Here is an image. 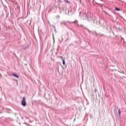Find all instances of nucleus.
Masks as SVG:
<instances>
[{
  "mask_svg": "<svg viewBox=\"0 0 126 126\" xmlns=\"http://www.w3.org/2000/svg\"><path fill=\"white\" fill-rule=\"evenodd\" d=\"M21 103H22V106H23L24 107H25L26 106V101H25V97H23V99Z\"/></svg>",
  "mask_w": 126,
  "mask_h": 126,
  "instance_id": "f257e3e1",
  "label": "nucleus"
},
{
  "mask_svg": "<svg viewBox=\"0 0 126 126\" xmlns=\"http://www.w3.org/2000/svg\"><path fill=\"white\" fill-rule=\"evenodd\" d=\"M13 76H14L15 77H16V78H18L19 77L18 76V75L15 74H13Z\"/></svg>",
  "mask_w": 126,
  "mask_h": 126,
  "instance_id": "f03ea898",
  "label": "nucleus"
},
{
  "mask_svg": "<svg viewBox=\"0 0 126 126\" xmlns=\"http://www.w3.org/2000/svg\"><path fill=\"white\" fill-rule=\"evenodd\" d=\"M63 63V65L65 64V62L64 61V60H62Z\"/></svg>",
  "mask_w": 126,
  "mask_h": 126,
  "instance_id": "7ed1b4c3",
  "label": "nucleus"
},
{
  "mask_svg": "<svg viewBox=\"0 0 126 126\" xmlns=\"http://www.w3.org/2000/svg\"><path fill=\"white\" fill-rule=\"evenodd\" d=\"M58 57H59L60 58V59H61V60H63V56H59Z\"/></svg>",
  "mask_w": 126,
  "mask_h": 126,
  "instance_id": "20e7f679",
  "label": "nucleus"
},
{
  "mask_svg": "<svg viewBox=\"0 0 126 126\" xmlns=\"http://www.w3.org/2000/svg\"><path fill=\"white\" fill-rule=\"evenodd\" d=\"M116 10L119 11V10H120V9L119 8H116Z\"/></svg>",
  "mask_w": 126,
  "mask_h": 126,
  "instance_id": "39448f33",
  "label": "nucleus"
},
{
  "mask_svg": "<svg viewBox=\"0 0 126 126\" xmlns=\"http://www.w3.org/2000/svg\"><path fill=\"white\" fill-rule=\"evenodd\" d=\"M119 115H121V110L119 109Z\"/></svg>",
  "mask_w": 126,
  "mask_h": 126,
  "instance_id": "423d86ee",
  "label": "nucleus"
}]
</instances>
